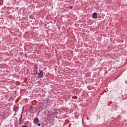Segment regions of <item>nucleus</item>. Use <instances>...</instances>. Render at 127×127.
I'll return each mask as SVG.
<instances>
[{"label":"nucleus","instance_id":"nucleus-1","mask_svg":"<svg viewBox=\"0 0 127 127\" xmlns=\"http://www.w3.org/2000/svg\"><path fill=\"white\" fill-rule=\"evenodd\" d=\"M33 123L34 124H35V125H37V124L39 123V119L38 118L36 117L33 120Z\"/></svg>","mask_w":127,"mask_h":127},{"label":"nucleus","instance_id":"nucleus-2","mask_svg":"<svg viewBox=\"0 0 127 127\" xmlns=\"http://www.w3.org/2000/svg\"><path fill=\"white\" fill-rule=\"evenodd\" d=\"M39 78H42L43 77V71H40L39 73H38Z\"/></svg>","mask_w":127,"mask_h":127},{"label":"nucleus","instance_id":"nucleus-3","mask_svg":"<svg viewBox=\"0 0 127 127\" xmlns=\"http://www.w3.org/2000/svg\"><path fill=\"white\" fill-rule=\"evenodd\" d=\"M97 17H98V15L97 14V12L93 13L92 15V18H97Z\"/></svg>","mask_w":127,"mask_h":127},{"label":"nucleus","instance_id":"nucleus-4","mask_svg":"<svg viewBox=\"0 0 127 127\" xmlns=\"http://www.w3.org/2000/svg\"><path fill=\"white\" fill-rule=\"evenodd\" d=\"M13 110L14 112H15V113H16V112L18 111V107H17L16 105L14 106Z\"/></svg>","mask_w":127,"mask_h":127},{"label":"nucleus","instance_id":"nucleus-5","mask_svg":"<svg viewBox=\"0 0 127 127\" xmlns=\"http://www.w3.org/2000/svg\"><path fill=\"white\" fill-rule=\"evenodd\" d=\"M22 115H21L20 118V119H19V125H21V120H22Z\"/></svg>","mask_w":127,"mask_h":127},{"label":"nucleus","instance_id":"nucleus-6","mask_svg":"<svg viewBox=\"0 0 127 127\" xmlns=\"http://www.w3.org/2000/svg\"><path fill=\"white\" fill-rule=\"evenodd\" d=\"M38 126L39 127H40V126H41V124H40V123H39V124H38Z\"/></svg>","mask_w":127,"mask_h":127},{"label":"nucleus","instance_id":"nucleus-7","mask_svg":"<svg viewBox=\"0 0 127 127\" xmlns=\"http://www.w3.org/2000/svg\"><path fill=\"white\" fill-rule=\"evenodd\" d=\"M69 8H70L71 9H72V8H73V7H72V6H69Z\"/></svg>","mask_w":127,"mask_h":127},{"label":"nucleus","instance_id":"nucleus-8","mask_svg":"<svg viewBox=\"0 0 127 127\" xmlns=\"http://www.w3.org/2000/svg\"><path fill=\"white\" fill-rule=\"evenodd\" d=\"M22 127H27V126H22Z\"/></svg>","mask_w":127,"mask_h":127},{"label":"nucleus","instance_id":"nucleus-9","mask_svg":"<svg viewBox=\"0 0 127 127\" xmlns=\"http://www.w3.org/2000/svg\"><path fill=\"white\" fill-rule=\"evenodd\" d=\"M25 57H26V55H25Z\"/></svg>","mask_w":127,"mask_h":127},{"label":"nucleus","instance_id":"nucleus-10","mask_svg":"<svg viewBox=\"0 0 127 127\" xmlns=\"http://www.w3.org/2000/svg\"><path fill=\"white\" fill-rule=\"evenodd\" d=\"M25 57H26V55H25Z\"/></svg>","mask_w":127,"mask_h":127}]
</instances>
